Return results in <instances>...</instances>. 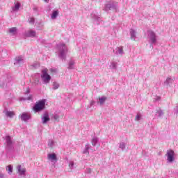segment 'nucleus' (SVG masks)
I'll return each mask as SVG.
<instances>
[{"mask_svg":"<svg viewBox=\"0 0 178 178\" xmlns=\"http://www.w3.org/2000/svg\"><path fill=\"white\" fill-rule=\"evenodd\" d=\"M141 119H143V115L140 113H138L135 118V120L136 122H138V121L141 120Z\"/></svg>","mask_w":178,"mask_h":178,"instance_id":"nucleus-26","label":"nucleus"},{"mask_svg":"<svg viewBox=\"0 0 178 178\" xmlns=\"http://www.w3.org/2000/svg\"><path fill=\"white\" fill-rule=\"evenodd\" d=\"M147 34L149 42H151V44H155V42H156V36L155 35V33L152 31H148Z\"/></svg>","mask_w":178,"mask_h":178,"instance_id":"nucleus-5","label":"nucleus"},{"mask_svg":"<svg viewBox=\"0 0 178 178\" xmlns=\"http://www.w3.org/2000/svg\"><path fill=\"white\" fill-rule=\"evenodd\" d=\"M58 58L62 60L66 59V54H67V47L63 43H60L57 45Z\"/></svg>","mask_w":178,"mask_h":178,"instance_id":"nucleus-1","label":"nucleus"},{"mask_svg":"<svg viewBox=\"0 0 178 178\" xmlns=\"http://www.w3.org/2000/svg\"><path fill=\"white\" fill-rule=\"evenodd\" d=\"M88 149H90V144H86L85 145V149L83 152V154H88Z\"/></svg>","mask_w":178,"mask_h":178,"instance_id":"nucleus-28","label":"nucleus"},{"mask_svg":"<svg viewBox=\"0 0 178 178\" xmlns=\"http://www.w3.org/2000/svg\"><path fill=\"white\" fill-rule=\"evenodd\" d=\"M6 170H8L9 175H12L13 172V166H12V165H9L6 167Z\"/></svg>","mask_w":178,"mask_h":178,"instance_id":"nucleus-23","label":"nucleus"},{"mask_svg":"<svg viewBox=\"0 0 178 178\" xmlns=\"http://www.w3.org/2000/svg\"><path fill=\"white\" fill-rule=\"evenodd\" d=\"M25 94H30V88H27L26 91L25 92Z\"/></svg>","mask_w":178,"mask_h":178,"instance_id":"nucleus-36","label":"nucleus"},{"mask_svg":"<svg viewBox=\"0 0 178 178\" xmlns=\"http://www.w3.org/2000/svg\"><path fill=\"white\" fill-rule=\"evenodd\" d=\"M111 69H117L118 68V63L115 61L111 63Z\"/></svg>","mask_w":178,"mask_h":178,"instance_id":"nucleus-29","label":"nucleus"},{"mask_svg":"<svg viewBox=\"0 0 178 178\" xmlns=\"http://www.w3.org/2000/svg\"><path fill=\"white\" fill-rule=\"evenodd\" d=\"M48 0H44V2H47Z\"/></svg>","mask_w":178,"mask_h":178,"instance_id":"nucleus-39","label":"nucleus"},{"mask_svg":"<svg viewBox=\"0 0 178 178\" xmlns=\"http://www.w3.org/2000/svg\"><path fill=\"white\" fill-rule=\"evenodd\" d=\"M92 170L91 168H87L86 170V173H88V175L91 174Z\"/></svg>","mask_w":178,"mask_h":178,"instance_id":"nucleus-35","label":"nucleus"},{"mask_svg":"<svg viewBox=\"0 0 178 178\" xmlns=\"http://www.w3.org/2000/svg\"><path fill=\"white\" fill-rule=\"evenodd\" d=\"M68 69H74V60H70L69 61Z\"/></svg>","mask_w":178,"mask_h":178,"instance_id":"nucleus-22","label":"nucleus"},{"mask_svg":"<svg viewBox=\"0 0 178 178\" xmlns=\"http://www.w3.org/2000/svg\"><path fill=\"white\" fill-rule=\"evenodd\" d=\"M91 17H92V19H93L94 23L95 24H99L101 23V17H99L98 15H97L94 13H92Z\"/></svg>","mask_w":178,"mask_h":178,"instance_id":"nucleus-13","label":"nucleus"},{"mask_svg":"<svg viewBox=\"0 0 178 178\" xmlns=\"http://www.w3.org/2000/svg\"><path fill=\"white\" fill-rule=\"evenodd\" d=\"M43 109H45V100L42 99L39 101L35 106H33V111L37 112H41V111H43Z\"/></svg>","mask_w":178,"mask_h":178,"instance_id":"nucleus-4","label":"nucleus"},{"mask_svg":"<svg viewBox=\"0 0 178 178\" xmlns=\"http://www.w3.org/2000/svg\"><path fill=\"white\" fill-rule=\"evenodd\" d=\"M5 140L7 148H12V147H13V142L12 141V138L9 136H6Z\"/></svg>","mask_w":178,"mask_h":178,"instance_id":"nucleus-10","label":"nucleus"},{"mask_svg":"<svg viewBox=\"0 0 178 178\" xmlns=\"http://www.w3.org/2000/svg\"><path fill=\"white\" fill-rule=\"evenodd\" d=\"M3 113H5L6 116H7V118H13V116L15 115L14 111H10L8 110H5L3 111Z\"/></svg>","mask_w":178,"mask_h":178,"instance_id":"nucleus-16","label":"nucleus"},{"mask_svg":"<svg viewBox=\"0 0 178 178\" xmlns=\"http://www.w3.org/2000/svg\"><path fill=\"white\" fill-rule=\"evenodd\" d=\"M167 159L168 162H172L175 160V152L173 150H168L167 152Z\"/></svg>","mask_w":178,"mask_h":178,"instance_id":"nucleus-8","label":"nucleus"},{"mask_svg":"<svg viewBox=\"0 0 178 178\" xmlns=\"http://www.w3.org/2000/svg\"><path fill=\"white\" fill-rule=\"evenodd\" d=\"M53 118L54 120H59V115L58 114H55Z\"/></svg>","mask_w":178,"mask_h":178,"instance_id":"nucleus-34","label":"nucleus"},{"mask_svg":"<svg viewBox=\"0 0 178 178\" xmlns=\"http://www.w3.org/2000/svg\"><path fill=\"white\" fill-rule=\"evenodd\" d=\"M26 99L27 101H31V99H33V96L30 95V96H29L26 99H25V98H22V99H21V101H26Z\"/></svg>","mask_w":178,"mask_h":178,"instance_id":"nucleus-32","label":"nucleus"},{"mask_svg":"<svg viewBox=\"0 0 178 178\" xmlns=\"http://www.w3.org/2000/svg\"><path fill=\"white\" fill-rule=\"evenodd\" d=\"M51 72H54V69H51Z\"/></svg>","mask_w":178,"mask_h":178,"instance_id":"nucleus-40","label":"nucleus"},{"mask_svg":"<svg viewBox=\"0 0 178 178\" xmlns=\"http://www.w3.org/2000/svg\"><path fill=\"white\" fill-rule=\"evenodd\" d=\"M54 145H55V142H54V140H49L48 142V147H49V148H54Z\"/></svg>","mask_w":178,"mask_h":178,"instance_id":"nucleus-30","label":"nucleus"},{"mask_svg":"<svg viewBox=\"0 0 178 178\" xmlns=\"http://www.w3.org/2000/svg\"><path fill=\"white\" fill-rule=\"evenodd\" d=\"M52 86H53L52 90H58V88H59V87H60V85L59 84L58 82L54 81V82H53Z\"/></svg>","mask_w":178,"mask_h":178,"instance_id":"nucleus-21","label":"nucleus"},{"mask_svg":"<svg viewBox=\"0 0 178 178\" xmlns=\"http://www.w3.org/2000/svg\"><path fill=\"white\" fill-rule=\"evenodd\" d=\"M40 79L42 84H49L51 83V75L48 74V68H44L42 70Z\"/></svg>","mask_w":178,"mask_h":178,"instance_id":"nucleus-2","label":"nucleus"},{"mask_svg":"<svg viewBox=\"0 0 178 178\" xmlns=\"http://www.w3.org/2000/svg\"><path fill=\"white\" fill-rule=\"evenodd\" d=\"M94 104H95V102L94 101L90 102V106H92Z\"/></svg>","mask_w":178,"mask_h":178,"instance_id":"nucleus-37","label":"nucleus"},{"mask_svg":"<svg viewBox=\"0 0 178 178\" xmlns=\"http://www.w3.org/2000/svg\"><path fill=\"white\" fill-rule=\"evenodd\" d=\"M29 22L30 24H34V23H35V18L30 17V18H29Z\"/></svg>","mask_w":178,"mask_h":178,"instance_id":"nucleus-31","label":"nucleus"},{"mask_svg":"<svg viewBox=\"0 0 178 178\" xmlns=\"http://www.w3.org/2000/svg\"><path fill=\"white\" fill-rule=\"evenodd\" d=\"M74 166V161H70V163H69V168H70L71 170H72V169H73Z\"/></svg>","mask_w":178,"mask_h":178,"instance_id":"nucleus-33","label":"nucleus"},{"mask_svg":"<svg viewBox=\"0 0 178 178\" xmlns=\"http://www.w3.org/2000/svg\"><path fill=\"white\" fill-rule=\"evenodd\" d=\"M5 175L2 173H0V178H3Z\"/></svg>","mask_w":178,"mask_h":178,"instance_id":"nucleus-38","label":"nucleus"},{"mask_svg":"<svg viewBox=\"0 0 178 178\" xmlns=\"http://www.w3.org/2000/svg\"><path fill=\"white\" fill-rule=\"evenodd\" d=\"M20 116L21 120L22 122H27L28 120H30V115H29L27 113H23Z\"/></svg>","mask_w":178,"mask_h":178,"instance_id":"nucleus-14","label":"nucleus"},{"mask_svg":"<svg viewBox=\"0 0 178 178\" xmlns=\"http://www.w3.org/2000/svg\"><path fill=\"white\" fill-rule=\"evenodd\" d=\"M113 52L115 55H117L118 56H123V54H124V51H123V47L122 46L115 48L113 50Z\"/></svg>","mask_w":178,"mask_h":178,"instance_id":"nucleus-9","label":"nucleus"},{"mask_svg":"<svg viewBox=\"0 0 178 178\" xmlns=\"http://www.w3.org/2000/svg\"><path fill=\"white\" fill-rule=\"evenodd\" d=\"M24 63V57L19 56L15 58L14 65L15 66H22Z\"/></svg>","mask_w":178,"mask_h":178,"instance_id":"nucleus-7","label":"nucleus"},{"mask_svg":"<svg viewBox=\"0 0 178 178\" xmlns=\"http://www.w3.org/2000/svg\"><path fill=\"white\" fill-rule=\"evenodd\" d=\"M26 168H22V165L17 166V173H18L19 176H26Z\"/></svg>","mask_w":178,"mask_h":178,"instance_id":"nucleus-11","label":"nucleus"},{"mask_svg":"<svg viewBox=\"0 0 178 178\" xmlns=\"http://www.w3.org/2000/svg\"><path fill=\"white\" fill-rule=\"evenodd\" d=\"M104 10L106 12H109V10L118 12L119 10V3L113 1L108 2L104 6Z\"/></svg>","mask_w":178,"mask_h":178,"instance_id":"nucleus-3","label":"nucleus"},{"mask_svg":"<svg viewBox=\"0 0 178 178\" xmlns=\"http://www.w3.org/2000/svg\"><path fill=\"white\" fill-rule=\"evenodd\" d=\"M47 159L50 161V162H54V163H56L58 162V158L56 157V154H49L47 155Z\"/></svg>","mask_w":178,"mask_h":178,"instance_id":"nucleus-12","label":"nucleus"},{"mask_svg":"<svg viewBox=\"0 0 178 178\" xmlns=\"http://www.w3.org/2000/svg\"><path fill=\"white\" fill-rule=\"evenodd\" d=\"M41 120L42 124H47L49 120H51V118H49V114L47 111H45L41 116Z\"/></svg>","mask_w":178,"mask_h":178,"instance_id":"nucleus-6","label":"nucleus"},{"mask_svg":"<svg viewBox=\"0 0 178 178\" xmlns=\"http://www.w3.org/2000/svg\"><path fill=\"white\" fill-rule=\"evenodd\" d=\"M34 66V67H37V66H35V65H33Z\"/></svg>","mask_w":178,"mask_h":178,"instance_id":"nucleus-41","label":"nucleus"},{"mask_svg":"<svg viewBox=\"0 0 178 178\" xmlns=\"http://www.w3.org/2000/svg\"><path fill=\"white\" fill-rule=\"evenodd\" d=\"M98 141H99V139L97 137H95L92 139V145H93V147H95V145H97V143H98Z\"/></svg>","mask_w":178,"mask_h":178,"instance_id":"nucleus-25","label":"nucleus"},{"mask_svg":"<svg viewBox=\"0 0 178 178\" xmlns=\"http://www.w3.org/2000/svg\"><path fill=\"white\" fill-rule=\"evenodd\" d=\"M20 9V3H15V6L12 7V12H18Z\"/></svg>","mask_w":178,"mask_h":178,"instance_id":"nucleus-17","label":"nucleus"},{"mask_svg":"<svg viewBox=\"0 0 178 178\" xmlns=\"http://www.w3.org/2000/svg\"><path fill=\"white\" fill-rule=\"evenodd\" d=\"M35 31L33 30H29L25 33V37H35Z\"/></svg>","mask_w":178,"mask_h":178,"instance_id":"nucleus-15","label":"nucleus"},{"mask_svg":"<svg viewBox=\"0 0 178 178\" xmlns=\"http://www.w3.org/2000/svg\"><path fill=\"white\" fill-rule=\"evenodd\" d=\"M119 148H120L122 151H124V149H126V143H124V142H121L120 143Z\"/></svg>","mask_w":178,"mask_h":178,"instance_id":"nucleus-27","label":"nucleus"},{"mask_svg":"<svg viewBox=\"0 0 178 178\" xmlns=\"http://www.w3.org/2000/svg\"><path fill=\"white\" fill-rule=\"evenodd\" d=\"M105 101H106V97H102L99 98L100 105H104V104H105Z\"/></svg>","mask_w":178,"mask_h":178,"instance_id":"nucleus-24","label":"nucleus"},{"mask_svg":"<svg viewBox=\"0 0 178 178\" xmlns=\"http://www.w3.org/2000/svg\"><path fill=\"white\" fill-rule=\"evenodd\" d=\"M58 16H59V10H56L52 12L51 17L52 20H55V19H56Z\"/></svg>","mask_w":178,"mask_h":178,"instance_id":"nucleus-18","label":"nucleus"},{"mask_svg":"<svg viewBox=\"0 0 178 178\" xmlns=\"http://www.w3.org/2000/svg\"><path fill=\"white\" fill-rule=\"evenodd\" d=\"M130 35H131V40H133V41H135L136 36V31H134V29L130 30Z\"/></svg>","mask_w":178,"mask_h":178,"instance_id":"nucleus-20","label":"nucleus"},{"mask_svg":"<svg viewBox=\"0 0 178 178\" xmlns=\"http://www.w3.org/2000/svg\"><path fill=\"white\" fill-rule=\"evenodd\" d=\"M8 32L10 33V34H12V35H16V33H17V28L16 27L10 28L8 29Z\"/></svg>","mask_w":178,"mask_h":178,"instance_id":"nucleus-19","label":"nucleus"}]
</instances>
